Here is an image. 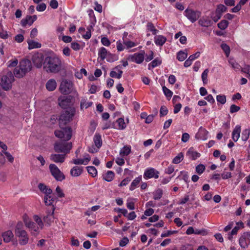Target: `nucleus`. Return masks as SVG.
<instances>
[{"label":"nucleus","instance_id":"nucleus-1","mask_svg":"<svg viewBox=\"0 0 250 250\" xmlns=\"http://www.w3.org/2000/svg\"><path fill=\"white\" fill-rule=\"evenodd\" d=\"M43 66L47 72L57 73L61 69L62 62L60 58L55 55L48 56L45 58Z\"/></svg>","mask_w":250,"mask_h":250},{"label":"nucleus","instance_id":"nucleus-2","mask_svg":"<svg viewBox=\"0 0 250 250\" xmlns=\"http://www.w3.org/2000/svg\"><path fill=\"white\" fill-rule=\"evenodd\" d=\"M74 108H68L63 111L59 118V125L60 127L65 126L72 120L75 114Z\"/></svg>","mask_w":250,"mask_h":250},{"label":"nucleus","instance_id":"nucleus-3","mask_svg":"<svg viewBox=\"0 0 250 250\" xmlns=\"http://www.w3.org/2000/svg\"><path fill=\"white\" fill-rule=\"evenodd\" d=\"M38 188L42 192L45 194L44 197L45 204L47 206L52 205L55 201L56 198L51 195L52 192V189L48 188L46 186L42 183L39 184Z\"/></svg>","mask_w":250,"mask_h":250},{"label":"nucleus","instance_id":"nucleus-4","mask_svg":"<svg viewBox=\"0 0 250 250\" xmlns=\"http://www.w3.org/2000/svg\"><path fill=\"white\" fill-rule=\"evenodd\" d=\"M61 130H56L54 131L55 136L58 138L62 139L68 141L72 137V129L69 126H62L61 127Z\"/></svg>","mask_w":250,"mask_h":250},{"label":"nucleus","instance_id":"nucleus-5","mask_svg":"<svg viewBox=\"0 0 250 250\" xmlns=\"http://www.w3.org/2000/svg\"><path fill=\"white\" fill-rule=\"evenodd\" d=\"M72 147V143L65 141H60L56 143L54 145V150L56 152L64 153L65 155L70 152Z\"/></svg>","mask_w":250,"mask_h":250},{"label":"nucleus","instance_id":"nucleus-6","mask_svg":"<svg viewBox=\"0 0 250 250\" xmlns=\"http://www.w3.org/2000/svg\"><path fill=\"white\" fill-rule=\"evenodd\" d=\"M49 168L51 175L56 180L61 182L65 179V175L56 165L53 164H50L49 166Z\"/></svg>","mask_w":250,"mask_h":250},{"label":"nucleus","instance_id":"nucleus-7","mask_svg":"<svg viewBox=\"0 0 250 250\" xmlns=\"http://www.w3.org/2000/svg\"><path fill=\"white\" fill-rule=\"evenodd\" d=\"M14 80V76L11 73H8L1 77L0 83L2 88L5 90H8L12 86V82Z\"/></svg>","mask_w":250,"mask_h":250},{"label":"nucleus","instance_id":"nucleus-8","mask_svg":"<svg viewBox=\"0 0 250 250\" xmlns=\"http://www.w3.org/2000/svg\"><path fill=\"white\" fill-rule=\"evenodd\" d=\"M185 15L192 23L196 21L201 16V12L191 9H187L184 12Z\"/></svg>","mask_w":250,"mask_h":250},{"label":"nucleus","instance_id":"nucleus-9","mask_svg":"<svg viewBox=\"0 0 250 250\" xmlns=\"http://www.w3.org/2000/svg\"><path fill=\"white\" fill-rule=\"evenodd\" d=\"M73 83L71 81L64 80L62 81L60 86L62 93L68 94L71 93L73 88Z\"/></svg>","mask_w":250,"mask_h":250},{"label":"nucleus","instance_id":"nucleus-10","mask_svg":"<svg viewBox=\"0 0 250 250\" xmlns=\"http://www.w3.org/2000/svg\"><path fill=\"white\" fill-rule=\"evenodd\" d=\"M160 172L153 167H148L145 170L143 176L145 179L147 180L151 178L157 179L159 178Z\"/></svg>","mask_w":250,"mask_h":250},{"label":"nucleus","instance_id":"nucleus-11","mask_svg":"<svg viewBox=\"0 0 250 250\" xmlns=\"http://www.w3.org/2000/svg\"><path fill=\"white\" fill-rule=\"evenodd\" d=\"M50 208H49L46 209V215L44 216L43 218V220L44 222L49 225L51 224V223L54 220V210L55 209V208L53 205H50Z\"/></svg>","mask_w":250,"mask_h":250},{"label":"nucleus","instance_id":"nucleus-12","mask_svg":"<svg viewBox=\"0 0 250 250\" xmlns=\"http://www.w3.org/2000/svg\"><path fill=\"white\" fill-rule=\"evenodd\" d=\"M239 244L241 248L245 249L250 244V231L243 233L239 239Z\"/></svg>","mask_w":250,"mask_h":250},{"label":"nucleus","instance_id":"nucleus-13","mask_svg":"<svg viewBox=\"0 0 250 250\" xmlns=\"http://www.w3.org/2000/svg\"><path fill=\"white\" fill-rule=\"evenodd\" d=\"M19 67L25 74L32 69V63L29 60H22L20 62Z\"/></svg>","mask_w":250,"mask_h":250},{"label":"nucleus","instance_id":"nucleus-14","mask_svg":"<svg viewBox=\"0 0 250 250\" xmlns=\"http://www.w3.org/2000/svg\"><path fill=\"white\" fill-rule=\"evenodd\" d=\"M127 59L136 63L140 64L144 60V53H135L133 55H130L128 56Z\"/></svg>","mask_w":250,"mask_h":250},{"label":"nucleus","instance_id":"nucleus-15","mask_svg":"<svg viewBox=\"0 0 250 250\" xmlns=\"http://www.w3.org/2000/svg\"><path fill=\"white\" fill-rule=\"evenodd\" d=\"M32 61L37 68H41L44 61L43 55L41 53L35 54L32 56Z\"/></svg>","mask_w":250,"mask_h":250},{"label":"nucleus","instance_id":"nucleus-16","mask_svg":"<svg viewBox=\"0 0 250 250\" xmlns=\"http://www.w3.org/2000/svg\"><path fill=\"white\" fill-rule=\"evenodd\" d=\"M37 19V16L35 15L33 16L28 15L25 18L21 20V23L22 27H25L27 25H31Z\"/></svg>","mask_w":250,"mask_h":250},{"label":"nucleus","instance_id":"nucleus-17","mask_svg":"<svg viewBox=\"0 0 250 250\" xmlns=\"http://www.w3.org/2000/svg\"><path fill=\"white\" fill-rule=\"evenodd\" d=\"M15 235L19 238V243L21 245H25L28 242V236L25 230L21 231Z\"/></svg>","mask_w":250,"mask_h":250},{"label":"nucleus","instance_id":"nucleus-18","mask_svg":"<svg viewBox=\"0 0 250 250\" xmlns=\"http://www.w3.org/2000/svg\"><path fill=\"white\" fill-rule=\"evenodd\" d=\"M90 161V157L89 154H86L84 155L83 159H76L73 160V163L75 165H86Z\"/></svg>","mask_w":250,"mask_h":250},{"label":"nucleus","instance_id":"nucleus-19","mask_svg":"<svg viewBox=\"0 0 250 250\" xmlns=\"http://www.w3.org/2000/svg\"><path fill=\"white\" fill-rule=\"evenodd\" d=\"M65 157V154H52L50 156V159L55 163H63Z\"/></svg>","mask_w":250,"mask_h":250},{"label":"nucleus","instance_id":"nucleus-20","mask_svg":"<svg viewBox=\"0 0 250 250\" xmlns=\"http://www.w3.org/2000/svg\"><path fill=\"white\" fill-rule=\"evenodd\" d=\"M155 43L157 46H163L167 41V38L163 35H156L154 38Z\"/></svg>","mask_w":250,"mask_h":250},{"label":"nucleus","instance_id":"nucleus-21","mask_svg":"<svg viewBox=\"0 0 250 250\" xmlns=\"http://www.w3.org/2000/svg\"><path fill=\"white\" fill-rule=\"evenodd\" d=\"M1 236L3 238V241L7 243L12 240L14 237V235L11 230H7L3 232L1 234Z\"/></svg>","mask_w":250,"mask_h":250},{"label":"nucleus","instance_id":"nucleus-22","mask_svg":"<svg viewBox=\"0 0 250 250\" xmlns=\"http://www.w3.org/2000/svg\"><path fill=\"white\" fill-rule=\"evenodd\" d=\"M83 171L82 167L75 166L70 170V174L73 177H78L81 175Z\"/></svg>","mask_w":250,"mask_h":250},{"label":"nucleus","instance_id":"nucleus-23","mask_svg":"<svg viewBox=\"0 0 250 250\" xmlns=\"http://www.w3.org/2000/svg\"><path fill=\"white\" fill-rule=\"evenodd\" d=\"M241 126L237 125L232 133V139L234 142H237L239 139L241 133Z\"/></svg>","mask_w":250,"mask_h":250},{"label":"nucleus","instance_id":"nucleus-24","mask_svg":"<svg viewBox=\"0 0 250 250\" xmlns=\"http://www.w3.org/2000/svg\"><path fill=\"white\" fill-rule=\"evenodd\" d=\"M45 87L49 91H54L57 87V83L54 79H51L46 82Z\"/></svg>","mask_w":250,"mask_h":250},{"label":"nucleus","instance_id":"nucleus-25","mask_svg":"<svg viewBox=\"0 0 250 250\" xmlns=\"http://www.w3.org/2000/svg\"><path fill=\"white\" fill-rule=\"evenodd\" d=\"M187 155L188 156L189 158L194 160L199 158L201 154L196 151H194L193 148L191 147L188 150Z\"/></svg>","mask_w":250,"mask_h":250},{"label":"nucleus","instance_id":"nucleus-26","mask_svg":"<svg viewBox=\"0 0 250 250\" xmlns=\"http://www.w3.org/2000/svg\"><path fill=\"white\" fill-rule=\"evenodd\" d=\"M24 222L26 226L30 229L31 231H33L35 232H38L39 228L36 225V223L30 221H25Z\"/></svg>","mask_w":250,"mask_h":250},{"label":"nucleus","instance_id":"nucleus-27","mask_svg":"<svg viewBox=\"0 0 250 250\" xmlns=\"http://www.w3.org/2000/svg\"><path fill=\"white\" fill-rule=\"evenodd\" d=\"M93 141L95 146L98 149L100 148L102 145V140L101 135L99 133H96L93 138Z\"/></svg>","mask_w":250,"mask_h":250},{"label":"nucleus","instance_id":"nucleus-28","mask_svg":"<svg viewBox=\"0 0 250 250\" xmlns=\"http://www.w3.org/2000/svg\"><path fill=\"white\" fill-rule=\"evenodd\" d=\"M142 180V175H140L138 177H136L133 181L131 182V185L129 187V190L132 191L134 190L139 185V183Z\"/></svg>","mask_w":250,"mask_h":250},{"label":"nucleus","instance_id":"nucleus-29","mask_svg":"<svg viewBox=\"0 0 250 250\" xmlns=\"http://www.w3.org/2000/svg\"><path fill=\"white\" fill-rule=\"evenodd\" d=\"M27 43L28 44V49L29 50L35 48H40L42 46L41 43L33 40H29L27 41Z\"/></svg>","mask_w":250,"mask_h":250},{"label":"nucleus","instance_id":"nucleus-30","mask_svg":"<svg viewBox=\"0 0 250 250\" xmlns=\"http://www.w3.org/2000/svg\"><path fill=\"white\" fill-rule=\"evenodd\" d=\"M153 199L155 200H160L163 196V190L161 188H157L152 192Z\"/></svg>","mask_w":250,"mask_h":250},{"label":"nucleus","instance_id":"nucleus-31","mask_svg":"<svg viewBox=\"0 0 250 250\" xmlns=\"http://www.w3.org/2000/svg\"><path fill=\"white\" fill-rule=\"evenodd\" d=\"M108 52L107 49L104 47H101L98 51V56L101 61H104L106 57Z\"/></svg>","mask_w":250,"mask_h":250},{"label":"nucleus","instance_id":"nucleus-32","mask_svg":"<svg viewBox=\"0 0 250 250\" xmlns=\"http://www.w3.org/2000/svg\"><path fill=\"white\" fill-rule=\"evenodd\" d=\"M188 57L187 49L184 51H179L177 54V59L178 61L182 62L184 61Z\"/></svg>","mask_w":250,"mask_h":250},{"label":"nucleus","instance_id":"nucleus-33","mask_svg":"<svg viewBox=\"0 0 250 250\" xmlns=\"http://www.w3.org/2000/svg\"><path fill=\"white\" fill-rule=\"evenodd\" d=\"M115 177V173L113 171L108 170L103 177V179L107 182L112 181Z\"/></svg>","mask_w":250,"mask_h":250},{"label":"nucleus","instance_id":"nucleus-34","mask_svg":"<svg viewBox=\"0 0 250 250\" xmlns=\"http://www.w3.org/2000/svg\"><path fill=\"white\" fill-rule=\"evenodd\" d=\"M93 104L92 102H87V99L85 98H83L81 101V109L83 110V108H87L90 107Z\"/></svg>","mask_w":250,"mask_h":250},{"label":"nucleus","instance_id":"nucleus-35","mask_svg":"<svg viewBox=\"0 0 250 250\" xmlns=\"http://www.w3.org/2000/svg\"><path fill=\"white\" fill-rule=\"evenodd\" d=\"M146 29L148 31L151 32L154 35H156L158 30L155 28L154 25L151 22H148L146 25Z\"/></svg>","mask_w":250,"mask_h":250},{"label":"nucleus","instance_id":"nucleus-36","mask_svg":"<svg viewBox=\"0 0 250 250\" xmlns=\"http://www.w3.org/2000/svg\"><path fill=\"white\" fill-rule=\"evenodd\" d=\"M118 124V129L123 130L126 128V125L124 118H119L116 122Z\"/></svg>","mask_w":250,"mask_h":250},{"label":"nucleus","instance_id":"nucleus-37","mask_svg":"<svg viewBox=\"0 0 250 250\" xmlns=\"http://www.w3.org/2000/svg\"><path fill=\"white\" fill-rule=\"evenodd\" d=\"M131 152V146H125L120 150V154L122 156H127Z\"/></svg>","mask_w":250,"mask_h":250},{"label":"nucleus","instance_id":"nucleus-38","mask_svg":"<svg viewBox=\"0 0 250 250\" xmlns=\"http://www.w3.org/2000/svg\"><path fill=\"white\" fill-rule=\"evenodd\" d=\"M88 173L91 175L92 177H95L97 175V170L93 166H88L86 167Z\"/></svg>","mask_w":250,"mask_h":250},{"label":"nucleus","instance_id":"nucleus-39","mask_svg":"<svg viewBox=\"0 0 250 250\" xmlns=\"http://www.w3.org/2000/svg\"><path fill=\"white\" fill-rule=\"evenodd\" d=\"M250 134V129L248 128V129H244L243 131L242 134H241V139L242 140V141H243L244 142H246L249 138Z\"/></svg>","mask_w":250,"mask_h":250},{"label":"nucleus","instance_id":"nucleus-40","mask_svg":"<svg viewBox=\"0 0 250 250\" xmlns=\"http://www.w3.org/2000/svg\"><path fill=\"white\" fill-rule=\"evenodd\" d=\"M14 74L16 77L19 78H21L25 75L23 72L21 71V69L19 67H17L15 68L14 70Z\"/></svg>","mask_w":250,"mask_h":250},{"label":"nucleus","instance_id":"nucleus-41","mask_svg":"<svg viewBox=\"0 0 250 250\" xmlns=\"http://www.w3.org/2000/svg\"><path fill=\"white\" fill-rule=\"evenodd\" d=\"M161 63L162 60L159 58H156L148 64V66H151L152 68H155Z\"/></svg>","mask_w":250,"mask_h":250},{"label":"nucleus","instance_id":"nucleus-42","mask_svg":"<svg viewBox=\"0 0 250 250\" xmlns=\"http://www.w3.org/2000/svg\"><path fill=\"white\" fill-rule=\"evenodd\" d=\"M228 24L229 22L227 21L224 20L219 22L217 26L220 29L224 30L228 27Z\"/></svg>","mask_w":250,"mask_h":250},{"label":"nucleus","instance_id":"nucleus-43","mask_svg":"<svg viewBox=\"0 0 250 250\" xmlns=\"http://www.w3.org/2000/svg\"><path fill=\"white\" fill-rule=\"evenodd\" d=\"M184 156L182 153H179L172 160L173 164H178L183 159Z\"/></svg>","mask_w":250,"mask_h":250},{"label":"nucleus","instance_id":"nucleus-44","mask_svg":"<svg viewBox=\"0 0 250 250\" xmlns=\"http://www.w3.org/2000/svg\"><path fill=\"white\" fill-rule=\"evenodd\" d=\"M227 8L223 4H219L217 6L216 10V13L220 14L222 15V13L226 11Z\"/></svg>","mask_w":250,"mask_h":250},{"label":"nucleus","instance_id":"nucleus-45","mask_svg":"<svg viewBox=\"0 0 250 250\" xmlns=\"http://www.w3.org/2000/svg\"><path fill=\"white\" fill-rule=\"evenodd\" d=\"M124 40V44L126 46L127 48H130L131 47L136 46L137 44L131 41L124 40V37L123 38Z\"/></svg>","mask_w":250,"mask_h":250},{"label":"nucleus","instance_id":"nucleus-46","mask_svg":"<svg viewBox=\"0 0 250 250\" xmlns=\"http://www.w3.org/2000/svg\"><path fill=\"white\" fill-rule=\"evenodd\" d=\"M163 91L165 95L168 98H170L173 94V92L166 87L165 86H163Z\"/></svg>","mask_w":250,"mask_h":250},{"label":"nucleus","instance_id":"nucleus-47","mask_svg":"<svg viewBox=\"0 0 250 250\" xmlns=\"http://www.w3.org/2000/svg\"><path fill=\"white\" fill-rule=\"evenodd\" d=\"M122 66L121 65H118L113 68L114 70H115L118 72V76H117L118 79H120L122 76L123 71L122 70Z\"/></svg>","mask_w":250,"mask_h":250},{"label":"nucleus","instance_id":"nucleus-48","mask_svg":"<svg viewBox=\"0 0 250 250\" xmlns=\"http://www.w3.org/2000/svg\"><path fill=\"white\" fill-rule=\"evenodd\" d=\"M92 14L93 18L91 20L90 24L87 27V30L88 31V30H89V31L91 32V30H93V27L94 26L95 22H96V18L94 15L93 12H92Z\"/></svg>","mask_w":250,"mask_h":250},{"label":"nucleus","instance_id":"nucleus-49","mask_svg":"<svg viewBox=\"0 0 250 250\" xmlns=\"http://www.w3.org/2000/svg\"><path fill=\"white\" fill-rule=\"evenodd\" d=\"M34 219L36 223L38 224L39 228L40 227L42 228L43 226V224L41 218L39 216L35 215L34 216Z\"/></svg>","mask_w":250,"mask_h":250},{"label":"nucleus","instance_id":"nucleus-50","mask_svg":"<svg viewBox=\"0 0 250 250\" xmlns=\"http://www.w3.org/2000/svg\"><path fill=\"white\" fill-rule=\"evenodd\" d=\"M221 48L225 52L226 56L228 57L230 52V48L229 45L226 43H222L221 45Z\"/></svg>","mask_w":250,"mask_h":250},{"label":"nucleus","instance_id":"nucleus-51","mask_svg":"<svg viewBox=\"0 0 250 250\" xmlns=\"http://www.w3.org/2000/svg\"><path fill=\"white\" fill-rule=\"evenodd\" d=\"M217 101L223 104L226 102V97L224 95H219L216 97Z\"/></svg>","mask_w":250,"mask_h":250},{"label":"nucleus","instance_id":"nucleus-52","mask_svg":"<svg viewBox=\"0 0 250 250\" xmlns=\"http://www.w3.org/2000/svg\"><path fill=\"white\" fill-rule=\"evenodd\" d=\"M23 224L22 222H18L16 226V228H15V234L18 233L21 231H23L24 230L23 229Z\"/></svg>","mask_w":250,"mask_h":250},{"label":"nucleus","instance_id":"nucleus-53","mask_svg":"<svg viewBox=\"0 0 250 250\" xmlns=\"http://www.w3.org/2000/svg\"><path fill=\"white\" fill-rule=\"evenodd\" d=\"M167 113L168 109L167 107L165 105L162 106L160 110V116L163 117L164 116H166V115H167Z\"/></svg>","mask_w":250,"mask_h":250},{"label":"nucleus","instance_id":"nucleus-54","mask_svg":"<svg viewBox=\"0 0 250 250\" xmlns=\"http://www.w3.org/2000/svg\"><path fill=\"white\" fill-rule=\"evenodd\" d=\"M131 177H127L125 178L124 179H123L122 181V182L120 183V184L118 185V186L120 187H122L126 186L127 185H128L129 182L131 181Z\"/></svg>","mask_w":250,"mask_h":250},{"label":"nucleus","instance_id":"nucleus-55","mask_svg":"<svg viewBox=\"0 0 250 250\" xmlns=\"http://www.w3.org/2000/svg\"><path fill=\"white\" fill-rule=\"evenodd\" d=\"M241 69L242 72L247 74V77H250V74L249 73L250 71V66L249 65H245L243 68H241Z\"/></svg>","mask_w":250,"mask_h":250},{"label":"nucleus","instance_id":"nucleus-56","mask_svg":"<svg viewBox=\"0 0 250 250\" xmlns=\"http://www.w3.org/2000/svg\"><path fill=\"white\" fill-rule=\"evenodd\" d=\"M189 200V196L188 195H185L184 198H182L180 199L178 204L179 205H184L186 204L188 201Z\"/></svg>","mask_w":250,"mask_h":250},{"label":"nucleus","instance_id":"nucleus-57","mask_svg":"<svg viewBox=\"0 0 250 250\" xmlns=\"http://www.w3.org/2000/svg\"><path fill=\"white\" fill-rule=\"evenodd\" d=\"M203 130L202 129V127L201 126L199 129L198 132L195 135V138L198 139H203Z\"/></svg>","mask_w":250,"mask_h":250},{"label":"nucleus","instance_id":"nucleus-58","mask_svg":"<svg viewBox=\"0 0 250 250\" xmlns=\"http://www.w3.org/2000/svg\"><path fill=\"white\" fill-rule=\"evenodd\" d=\"M101 42L103 45L105 46H109L111 42L109 41V40L105 37H103L101 39Z\"/></svg>","mask_w":250,"mask_h":250},{"label":"nucleus","instance_id":"nucleus-59","mask_svg":"<svg viewBox=\"0 0 250 250\" xmlns=\"http://www.w3.org/2000/svg\"><path fill=\"white\" fill-rule=\"evenodd\" d=\"M46 8V5L44 3L39 4L37 7L36 9L38 11L42 12L44 11Z\"/></svg>","mask_w":250,"mask_h":250},{"label":"nucleus","instance_id":"nucleus-60","mask_svg":"<svg viewBox=\"0 0 250 250\" xmlns=\"http://www.w3.org/2000/svg\"><path fill=\"white\" fill-rule=\"evenodd\" d=\"M129 242V240L127 237H124L122 238L119 243V245L120 247H125L126 246Z\"/></svg>","mask_w":250,"mask_h":250},{"label":"nucleus","instance_id":"nucleus-61","mask_svg":"<svg viewBox=\"0 0 250 250\" xmlns=\"http://www.w3.org/2000/svg\"><path fill=\"white\" fill-rule=\"evenodd\" d=\"M177 232L176 230H168L167 232L162 233L161 236L162 237H166L169 236L170 235L175 234Z\"/></svg>","mask_w":250,"mask_h":250},{"label":"nucleus","instance_id":"nucleus-62","mask_svg":"<svg viewBox=\"0 0 250 250\" xmlns=\"http://www.w3.org/2000/svg\"><path fill=\"white\" fill-rule=\"evenodd\" d=\"M14 39L16 42L21 43L23 41L24 36L22 34H19L15 37Z\"/></svg>","mask_w":250,"mask_h":250},{"label":"nucleus","instance_id":"nucleus-63","mask_svg":"<svg viewBox=\"0 0 250 250\" xmlns=\"http://www.w3.org/2000/svg\"><path fill=\"white\" fill-rule=\"evenodd\" d=\"M8 38V35L6 31L0 29V38L2 39H7Z\"/></svg>","mask_w":250,"mask_h":250},{"label":"nucleus","instance_id":"nucleus-64","mask_svg":"<svg viewBox=\"0 0 250 250\" xmlns=\"http://www.w3.org/2000/svg\"><path fill=\"white\" fill-rule=\"evenodd\" d=\"M117 45V49L118 51L121 52L124 50L125 46L122 43L121 41H118L116 42Z\"/></svg>","mask_w":250,"mask_h":250}]
</instances>
